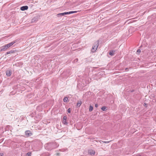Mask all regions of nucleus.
Segmentation results:
<instances>
[{
	"instance_id": "obj_18",
	"label": "nucleus",
	"mask_w": 156,
	"mask_h": 156,
	"mask_svg": "<svg viewBox=\"0 0 156 156\" xmlns=\"http://www.w3.org/2000/svg\"><path fill=\"white\" fill-rule=\"evenodd\" d=\"M106 107L105 106H102L101 108V109L103 111H105L106 110Z\"/></svg>"
},
{
	"instance_id": "obj_13",
	"label": "nucleus",
	"mask_w": 156,
	"mask_h": 156,
	"mask_svg": "<svg viewBox=\"0 0 156 156\" xmlns=\"http://www.w3.org/2000/svg\"><path fill=\"white\" fill-rule=\"evenodd\" d=\"M115 51L112 50L109 52V55H113L114 54Z\"/></svg>"
},
{
	"instance_id": "obj_1",
	"label": "nucleus",
	"mask_w": 156,
	"mask_h": 156,
	"mask_svg": "<svg viewBox=\"0 0 156 156\" xmlns=\"http://www.w3.org/2000/svg\"><path fill=\"white\" fill-rule=\"evenodd\" d=\"M58 146L59 144L55 142H53L45 144L44 147L46 150L50 151L57 147Z\"/></svg>"
},
{
	"instance_id": "obj_22",
	"label": "nucleus",
	"mask_w": 156,
	"mask_h": 156,
	"mask_svg": "<svg viewBox=\"0 0 156 156\" xmlns=\"http://www.w3.org/2000/svg\"><path fill=\"white\" fill-rule=\"evenodd\" d=\"M70 112H71L70 109V108H69L67 110V112L69 113H70Z\"/></svg>"
},
{
	"instance_id": "obj_27",
	"label": "nucleus",
	"mask_w": 156,
	"mask_h": 156,
	"mask_svg": "<svg viewBox=\"0 0 156 156\" xmlns=\"http://www.w3.org/2000/svg\"><path fill=\"white\" fill-rule=\"evenodd\" d=\"M0 156H3V153H0Z\"/></svg>"
},
{
	"instance_id": "obj_15",
	"label": "nucleus",
	"mask_w": 156,
	"mask_h": 156,
	"mask_svg": "<svg viewBox=\"0 0 156 156\" xmlns=\"http://www.w3.org/2000/svg\"><path fill=\"white\" fill-rule=\"evenodd\" d=\"M32 153L31 152H29L27 153L26 154V156H31Z\"/></svg>"
},
{
	"instance_id": "obj_14",
	"label": "nucleus",
	"mask_w": 156,
	"mask_h": 156,
	"mask_svg": "<svg viewBox=\"0 0 156 156\" xmlns=\"http://www.w3.org/2000/svg\"><path fill=\"white\" fill-rule=\"evenodd\" d=\"M93 107L91 105H90L89 107V111L91 112L93 110Z\"/></svg>"
},
{
	"instance_id": "obj_6",
	"label": "nucleus",
	"mask_w": 156,
	"mask_h": 156,
	"mask_svg": "<svg viewBox=\"0 0 156 156\" xmlns=\"http://www.w3.org/2000/svg\"><path fill=\"white\" fill-rule=\"evenodd\" d=\"M28 7L27 5L23 6L20 8V10L22 11H25L28 9Z\"/></svg>"
},
{
	"instance_id": "obj_9",
	"label": "nucleus",
	"mask_w": 156,
	"mask_h": 156,
	"mask_svg": "<svg viewBox=\"0 0 156 156\" xmlns=\"http://www.w3.org/2000/svg\"><path fill=\"white\" fill-rule=\"evenodd\" d=\"M6 73L7 76H10L11 74V72L10 70H8L6 71Z\"/></svg>"
},
{
	"instance_id": "obj_26",
	"label": "nucleus",
	"mask_w": 156,
	"mask_h": 156,
	"mask_svg": "<svg viewBox=\"0 0 156 156\" xmlns=\"http://www.w3.org/2000/svg\"><path fill=\"white\" fill-rule=\"evenodd\" d=\"M125 71H128V68H126L125 69Z\"/></svg>"
},
{
	"instance_id": "obj_10",
	"label": "nucleus",
	"mask_w": 156,
	"mask_h": 156,
	"mask_svg": "<svg viewBox=\"0 0 156 156\" xmlns=\"http://www.w3.org/2000/svg\"><path fill=\"white\" fill-rule=\"evenodd\" d=\"M16 40H15L8 44L10 46V47L11 46H12L13 44H15V43L16 42Z\"/></svg>"
},
{
	"instance_id": "obj_3",
	"label": "nucleus",
	"mask_w": 156,
	"mask_h": 156,
	"mask_svg": "<svg viewBox=\"0 0 156 156\" xmlns=\"http://www.w3.org/2000/svg\"><path fill=\"white\" fill-rule=\"evenodd\" d=\"M99 42L98 41L94 43V45L93 46L91 49V51L92 52H94L96 51Z\"/></svg>"
},
{
	"instance_id": "obj_25",
	"label": "nucleus",
	"mask_w": 156,
	"mask_h": 156,
	"mask_svg": "<svg viewBox=\"0 0 156 156\" xmlns=\"http://www.w3.org/2000/svg\"><path fill=\"white\" fill-rule=\"evenodd\" d=\"M95 106L96 108H97L98 107V104H95Z\"/></svg>"
},
{
	"instance_id": "obj_2",
	"label": "nucleus",
	"mask_w": 156,
	"mask_h": 156,
	"mask_svg": "<svg viewBox=\"0 0 156 156\" xmlns=\"http://www.w3.org/2000/svg\"><path fill=\"white\" fill-rule=\"evenodd\" d=\"M77 12V11H71L69 12H64L63 13H58L57 15V17L61 16H64L65 15H68L70 14L76 13Z\"/></svg>"
},
{
	"instance_id": "obj_23",
	"label": "nucleus",
	"mask_w": 156,
	"mask_h": 156,
	"mask_svg": "<svg viewBox=\"0 0 156 156\" xmlns=\"http://www.w3.org/2000/svg\"><path fill=\"white\" fill-rule=\"evenodd\" d=\"M140 49H138L137 51V52L138 53H139L140 52Z\"/></svg>"
},
{
	"instance_id": "obj_16",
	"label": "nucleus",
	"mask_w": 156,
	"mask_h": 156,
	"mask_svg": "<svg viewBox=\"0 0 156 156\" xmlns=\"http://www.w3.org/2000/svg\"><path fill=\"white\" fill-rule=\"evenodd\" d=\"M81 104L82 102L81 101L78 102L77 103V106L79 107Z\"/></svg>"
},
{
	"instance_id": "obj_5",
	"label": "nucleus",
	"mask_w": 156,
	"mask_h": 156,
	"mask_svg": "<svg viewBox=\"0 0 156 156\" xmlns=\"http://www.w3.org/2000/svg\"><path fill=\"white\" fill-rule=\"evenodd\" d=\"M88 153L90 155H93L95 154V152L94 150L92 149L89 150L88 151Z\"/></svg>"
},
{
	"instance_id": "obj_12",
	"label": "nucleus",
	"mask_w": 156,
	"mask_h": 156,
	"mask_svg": "<svg viewBox=\"0 0 156 156\" xmlns=\"http://www.w3.org/2000/svg\"><path fill=\"white\" fill-rule=\"evenodd\" d=\"M68 98L67 97H65L64 98L63 101L64 102H68Z\"/></svg>"
},
{
	"instance_id": "obj_11",
	"label": "nucleus",
	"mask_w": 156,
	"mask_h": 156,
	"mask_svg": "<svg viewBox=\"0 0 156 156\" xmlns=\"http://www.w3.org/2000/svg\"><path fill=\"white\" fill-rule=\"evenodd\" d=\"M15 52V51L13 50H12L9 51L7 52L5 54V55H7L10 54L12 53Z\"/></svg>"
},
{
	"instance_id": "obj_28",
	"label": "nucleus",
	"mask_w": 156,
	"mask_h": 156,
	"mask_svg": "<svg viewBox=\"0 0 156 156\" xmlns=\"http://www.w3.org/2000/svg\"><path fill=\"white\" fill-rule=\"evenodd\" d=\"M74 61H75L76 62H77L78 61V59L77 58H76V59H75Z\"/></svg>"
},
{
	"instance_id": "obj_21",
	"label": "nucleus",
	"mask_w": 156,
	"mask_h": 156,
	"mask_svg": "<svg viewBox=\"0 0 156 156\" xmlns=\"http://www.w3.org/2000/svg\"><path fill=\"white\" fill-rule=\"evenodd\" d=\"M111 141V140H110V141H101V142L107 144V143H109Z\"/></svg>"
},
{
	"instance_id": "obj_24",
	"label": "nucleus",
	"mask_w": 156,
	"mask_h": 156,
	"mask_svg": "<svg viewBox=\"0 0 156 156\" xmlns=\"http://www.w3.org/2000/svg\"><path fill=\"white\" fill-rule=\"evenodd\" d=\"M66 118H67V117L66 116H64V117H63V119H66Z\"/></svg>"
},
{
	"instance_id": "obj_17",
	"label": "nucleus",
	"mask_w": 156,
	"mask_h": 156,
	"mask_svg": "<svg viewBox=\"0 0 156 156\" xmlns=\"http://www.w3.org/2000/svg\"><path fill=\"white\" fill-rule=\"evenodd\" d=\"M62 122L65 125H67V123L66 122V119H63Z\"/></svg>"
},
{
	"instance_id": "obj_8",
	"label": "nucleus",
	"mask_w": 156,
	"mask_h": 156,
	"mask_svg": "<svg viewBox=\"0 0 156 156\" xmlns=\"http://www.w3.org/2000/svg\"><path fill=\"white\" fill-rule=\"evenodd\" d=\"M7 50L5 46H2L0 48V51L2 52Z\"/></svg>"
},
{
	"instance_id": "obj_4",
	"label": "nucleus",
	"mask_w": 156,
	"mask_h": 156,
	"mask_svg": "<svg viewBox=\"0 0 156 156\" xmlns=\"http://www.w3.org/2000/svg\"><path fill=\"white\" fill-rule=\"evenodd\" d=\"M25 135L27 137H28L31 136L32 134L30 130H26L25 132Z\"/></svg>"
},
{
	"instance_id": "obj_19",
	"label": "nucleus",
	"mask_w": 156,
	"mask_h": 156,
	"mask_svg": "<svg viewBox=\"0 0 156 156\" xmlns=\"http://www.w3.org/2000/svg\"><path fill=\"white\" fill-rule=\"evenodd\" d=\"M5 46V48H6V49L7 50V49L9 48V47H10V46L9 45V44H8L4 45Z\"/></svg>"
},
{
	"instance_id": "obj_7",
	"label": "nucleus",
	"mask_w": 156,
	"mask_h": 156,
	"mask_svg": "<svg viewBox=\"0 0 156 156\" xmlns=\"http://www.w3.org/2000/svg\"><path fill=\"white\" fill-rule=\"evenodd\" d=\"M38 17L37 16L34 17L31 20V22L33 23L37 21L38 20Z\"/></svg>"
},
{
	"instance_id": "obj_20",
	"label": "nucleus",
	"mask_w": 156,
	"mask_h": 156,
	"mask_svg": "<svg viewBox=\"0 0 156 156\" xmlns=\"http://www.w3.org/2000/svg\"><path fill=\"white\" fill-rule=\"evenodd\" d=\"M5 46V48H6V49L7 50V49L9 48V47H10V46L9 45V44H8L4 45Z\"/></svg>"
}]
</instances>
